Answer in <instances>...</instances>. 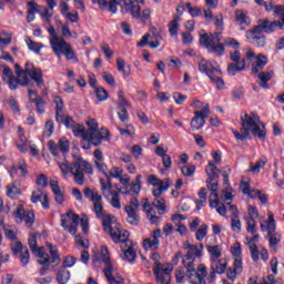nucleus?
<instances>
[{
    "label": "nucleus",
    "mask_w": 284,
    "mask_h": 284,
    "mask_svg": "<svg viewBox=\"0 0 284 284\" xmlns=\"http://www.w3.org/2000/svg\"><path fill=\"white\" fill-rule=\"evenodd\" d=\"M31 203H41L43 210H50V200L48 199V193L43 192L41 189H37L32 192Z\"/></svg>",
    "instance_id": "obj_22"
},
{
    "label": "nucleus",
    "mask_w": 284,
    "mask_h": 284,
    "mask_svg": "<svg viewBox=\"0 0 284 284\" xmlns=\"http://www.w3.org/2000/svg\"><path fill=\"white\" fill-rule=\"evenodd\" d=\"M224 45H229V48H234L235 50H239L241 48V43L237 42L234 38H226L224 40Z\"/></svg>",
    "instance_id": "obj_61"
},
{
    "label": "nucleus",
    "mask_w": 284,
    "mask_h": 284,
    "mask_svg": "<svg viewBox=\"0 0 284 284\" xmlns=\"http://www.w3.org/2000/svg\"><path fill=\"white\" fill-rule=\"evenodd\" d=\"M211 270H214L217 274H225L227 272V262L221 258L211 261Z\"/></svg>",
    "instance_id": "obj_32"
},
{
    "label": "nucleus",
    "mask_w": 284,
    "mask_h": 284,
    "mask_svg": "<svg viewBox=\"0 0 284 284\" xmlns=\"http://www.w3.org/2000/svg\"><path fill=\"white\" fill-rule=\"evenodd\" d=\"M102 252V261L104 263V276L108 280V282L110 284H123V277L118 276L114 277L113 272H114V267H112V262L110 261V256L108 255V247L102 246L101 248Z\"/></svg>",
    "instance_id": "obj_13"
},
{
    "label": "nucleus",
    "mask_w": 284,
    "mask_h": 284,
    "mask_svg": "<svg viewBox=\"0 0 284 284\" xmlns=\"http://www.w3.org/2000/svg\"><path fill=\"white\" fill-rule=\"evenodd\" d=\"M12 216L19 219L21 222L24 221L28 227H32V225H34V212L26 211L21 204L12 212Z\"/></svg>",
    "instance_id": "obj_21"
},
{
    "label": "nucleus",
    "mask_w": 284,
    "mask_h": 284,
    "mask_svg": "<svg viewBox=\"0 0 284 284\" xmlns=\"http://www.w3.org/2000/svg\"><path fill=\"white\" fill-rule=\"evenodd\" d=\"M41 7L33 1L28 2V10H27V21L28 23H32L34 21L36 17L34 14L41 12Z\"/></svg>",
    "instance_id": "obj_30"
},
{
    "label": "nucleus",
    "mask_w": 284,
    "mask_h": 284,
    "mask_svg": "<svg viewBox=\"0 0 284 284\" xmlns=\"http://www.w3.org/2000/svg\"><path fill=\"white\" fill-rule=\"evenodd\" d=\"M250 252H251V257L254 263H257L258 261V246L256 244H250Z\"/></svg>",
    "instance_id": "obj_62"
},
{
    "label": "nucleus",
    "mask_w": 284,
    "mask_h": 284,
    "mask_svg": "<svg viewBox=\"0 0 284 284\" xmlns=\"http://www.w3.org/2000/svg\"><path fill=\"white\" fill-rule=\"evenodd\" d=\"M200 43L209 50V52H214L217 57H223L225 52V45L221 43V32H215L211 36L207 33L200 36Z\"/></svg>",
    "instance_id": "obj_9"
},
{
    "label": "nucleus",
    "mask_w": 284,
    "mask_h": 284,
    "mask_svg": "<svg viewBox=\"0 0 284 284\" xmlns=\"http://www.w3.org/2000/svg\"><path fill=\"white\" fill-rule=\"evenodd\" d=\"M142 207L152 225H159V223H161V216H156L154 205L150 203L148 199L144 200Z\"/></svg>",
    "instance_id": "obj_23"
},
{
    "label": "nucleus",
    "mask_w": 284,
    "mask_h": 284,
    "mask_svg": "<svg viewBox=\"0 0 284 284\" xmlns=\"http://www.w3.org/2000/svg\"><path fill=\"white\" fill-rule=\"evenodd\" d=\"M95 97L99 101H108V91L103 88H95Z\"/></svg>",
    "instance_id": "obj_54"
},
{
    "label": "nucleus",
    "mask_w": 284,
    "mask_h": 284,
    "mask_svg": "<svg viewBox=\"0 0 284 284\" xmlns=\"http://www.w3.org/2000/svg\"><path fill=\"white\" fill-rule=\"evenodd\" d=\"M19 85H22L23 88H26L27 85H30V78H9V88L11 90H17V88H19Z\"/></svg>",
    "instance_id": "obj_34"
},
{
    "label": "nucleus",
    "mask_w": 284,
    "mask_h": 284,
    "mask_svg": "<svg viewBox=\"0 0 284 284\" xmlns=\"http://www.w3.org/2000/svg\"><path fill=\"white\" fill-rule=\"evenodd\" d=\"M263 7L265 8L266 12H274L276 17L280 18V21H283L284 17V6H274L272 1L270 2H264Z\"/></svg>",
    "instance_id": "obj_28"
},
{
    "label": "nucleus",
    "mask_w": 284,
    "mask_h": 284,
    "mask_svg": "<svg viewBox=\"0 0 284 284\" xmlns=\"http://www.w3.org/2000/svg\"><path fill=\"white\" fill-rule=\"evenodd\" d=\"M124 9L130 12L133 19H139L141 17V6L136 0H128L124 2Z\"/></svg>",
    "instance_id": "obj_25"
},
{
    "label": "nucleus",
    "mask_w": 284,
    "mask_h": 284,
    "mask_svg": "<svg viewBox=\"0 0 284 284\" xmlns=\"http://www.w3.org/2000/svg\"><path fill=\"white\" fill-rule=\"evenodd\" d=\"M183 250H186V254L182 257V264L185 270H189V274L194 272V263H196V258H201L202 254L199 251V246L191 244L190 242L183 243Z\"/></svg>",
    "instance_id": "obj_10"
},
{
    "label": "nucleus",
    "mask_w": 284,
    "mask_h": 284,
    "mask_svg": "<svg viewBox=\"0 0 284 284\" xmlns=\"http://www.w3.org/2000/svg\"><path fill=\"white\" fill-rule=\"evenodd\" d=\"M181 172L183 176H194V172H196V166L194 164L184 165L181 168Z\"/></svg>",
    "instance_id": "obj_52"
},
{
    "label": "nucleus",
    "mask_w": 284,
    "mask_h": 284,
    "mask_svg": "<svg viewBox=\"0 0 284 284\" xmlns=\"http://www.w3.org/2000/svg\"><path fill=\"white\" fill-rule=\"evenodd\" d=\"M124 210L128 214V223H130V225H136L141 221V217L136 214L134 207L126 205Z\"/></svg>",
    "instance_id": "obj_36"
},
{
    "label": "nucleus",
    "mask_w": 284,
    "mask_h": 284,
    "mask_svg": "<svg viewBox=\"0 0 284 284\" xmlns=\"http://www.w3.org/2000/svg\"><path fill=\"white\" fill-rule=\"evenodd\" d=\"M108 183L109 185L105 184V181L100 180L102 195L106 201H110V196H112L110 201L112 207L121 210V199H119V193L118 191L112 190V182H110V179H108Z\"/></svg>",
    "instance_id": "obj_14"
},
{
    "label": "nucleus",
    "mask_w": 284,
    "mask_h": 284,
    "mask_svg": "<svg viewBox=\"0 0 284 284\" xmlns=\"http://www.w3.org/2000/svg\"><path fill=\"white\" fill-rule=\"evenodd\" d=\"M20 261H21L23 267H26V265H28L30 263V251H28V248H24L20 253Z\"/></svg>",
    "instance_id": "obj_58"
},
{
    "label": "nucleus",
    "mask_w": 284,
    "mask_h": 284,
    "mask_svg": "<svg viewBox=\"0 0 284 284\" xmlns=\"http://www.w3.org/2000/svg\"><path fill=\"white\" fill-rule=\"evenodd\" d=\"M245 70V59H242V62L231 63L227 67V72L231 77H235L236 72H243Z\"/></svg>",
    "instance_id": "obj_40"
},
{
    "label": "nucleus",
    "mask_w": 284,
    "mask_h": 284,
    "mask_svg": "<svg viewBox=\"0 0 284 284\" xmlns=\"http://www.w3.org/2000/svg\"><path fill=\"white\" fill-rule=\"evenodd\" d=\"M200 200L196 201V205L199 207V210H201V207H203V205H205V203H207V189L202 187L200 190V192L197 193Z\"/></svg>",
    "instance_id": "obj_48"
},
{
    "label": "nucleus",
    "mask_w": 284,
    "mask_h": 284,
    "mask_svg": "<svg viewBox=\"0 0 284 284\" xmlns=\"http://www.w3.org/2000/svg\"><path fill=\"white\" fill-rule=\"evenodd\" d=\"M273 75H274V71L260 72L257 74L260 79V87L264 88L265 90H270V84H267V81H272Z\"/></svg>",
    "instance_id": "obj_38"
},
{
    "label": "nucleus",
    "mask_w": 284,
    "mask_h": 284,
    "mask_svg": "<svg viewBox=\"0 0 284 284\" xmlns=\"http://www.w3.org/2000/svg\"><path fill=\"white\" fill-rule=\"evenodd\" d=\"M246 39L248 43H252V45H255L256 48H265V43H266L265 36L246 34Z\"/></svg>",
    "instance_id": "obj_37"
},
{
    "label": "nucleus",
    "mask_w": 284,
    "mask_h": 284,
    "mask_svg": "<svg viewBox=\"0 0 284 284\" xmlns=\"http://www.w3.org/2000/svg\"><path fill=\"white\" fill-rule=\"evenodd\" d=\"M197 68L200 72L209 77L212 83H215L217 90H223V88H225V81H223V78L214 75V72H217V74H223L221 68L217 64L214 65L212 62H207L205 59H202L197 63Z\"/></svg>",
    "instance_id": "obj_7"
},
{
    "label": "nucleus",
    "mask_w": 284,
    "mask_h": 284,
    "mask_svg": "<svg viewBox=\"0 0 284 284\" xmlns=\"http://www.w3.org/2000/svg\"><path fill=\"white\" fill-rule=\"evenodd\" d=\"M151 261L154 263L153 274L155 275L156 283L171 284L174 267L171 264H162L161 254L156 252L152 253Z\"/></svg>",
    "instance_id": "obj_6"
},
{
    "label": "nucleus",
    "mask_w": 284,
    "mask_h": 284,
    "mask_svg": "<svg viewBox=\"0 0 284 284\" xmlns=\"http://www.w3.org/2000/svg\"><path fill=\"white\" fill-rule=\"evenodd\" d=\"M240 121L242 125L240 130L241 133L239 131H233V134L237 141H246V139H250V134L257 136V139L265 140V124L261 122V116L258 113H241Z\"/></svg>",
    "instance_id": "obj_2"
},
{
    "label": "nucleus",
    "mask_w": 284,
    "mask_h": 284,
    "mask_svg": "<svg viewBox=\"0 0 284 284\" xmlns=\"http://www.w3.org/2000/svg\"><path fill=\"white\" fill-rule=\"evenodd\" d=\"M48 148L53 156H59V152L68 154L70 152V141L65 138H61L58 143L51 140L48 142Z\"/></svg>",
    "instance_id": "obj_20"
},
{
    "label": "nucleus",
    "mask_w": 284,
    "mask_h": 284,
    "mask_svg": "<svg viewBox=\"0 0 284 284\" xmlns=\"http://www.w3.org/2000/svg\"><path fill=\"white\" fill-rule=\"evenodd\" d=\"M19 170L20 176L26 178L28 174V163H26L24 159H19L18 164H12L11 172L14 173Z\"/></svg>",
    "instance_id": "obj_35"
},
{
    "label": "nucleus",
    "mask_w": 284,
    "mask_h": 284,
    "mask_svg": "<svg viewBox=\"0 0 284 284\" xmlns=\"http://www.w3.org/2000/svg\"><path fill=\"white\" fill-rule=\"evenodd\" d=\"M151 204L158 210L159 214H163L165 213V210H168L165 199L163 197H155Z\"/></svg>",
    "instance_id": "obj_46"
},
{
    "label": "nucleus",
    "mask_w": 284,
    "mask_h": 284,
    "mask_svg": "<svg viewBox=\"0 0 284 284\" xmlns=\"http://www.w3.org/2000/svg\"><path fill=\"white\" fill-rule=\"evenodd\" d=\"M95 168L99 170V172H102L104 176H108V164L102 162H94Z\"/></svg>",
    "instance_id": "obj_63"
},
{
    "label": "nucleus",
    "mask_w": 284,
    "mask_h": 284,
    "mask_svg": "<svg viewBox=\"0 0 284 284\" xmlns=\"http://www.w3.org/2000/svg\"><path fill=\"white\" fill-rule=\"evenodd\" d=\"M68 116L69 115L65 114V109L64 110H60V111H55V121L60 125L63 124V122L65 121V119H68Z\"/></svg>",
    "instance_id": "obj_60"
},
{
    "label": "nucleus",
    "mask_w": 284,
    "mask_h": 284,
    "mask_svg": "<svg viewBox=\"0 0 284 284\" xmlns=\"http://www.w3.org/2000/svg\"><path fill=\"white\" fill-rule=\"evenodd\" d=\"M26 43L29 48V50H31L32 52H34L36 54H40L41 49L43 48V43L41 42H36L34 40L27 38L26 39Z\"/></svg>",
    "instance_id": "obj_45"
},
{
    "label": "nucleus",
    "mask_w": 284,
    "mask_h": 284,
    "mask_svg": "<svg viewBox=\"0 0 284 284\" xmlns=\"http://www.w3.org/2000/svg\"><path fill=\"white\" fill-rule=\"evenodd\" d=\"M50 138L54 133V121L48 120L44 124V134Z\"/></svg>",
    "instance_id": "obj_57"
},
{
    "label": "nucleus",
    "mask_w": 284,
    "mask_h": 284,
    "mask_svg": "<svg viewBox=\"0 0 284 284\" xmlns=\"http://www.w3.org/2000/svg\"><path fill=\"white\" fill-rule=\"evenodd\" d=\"M206 250L209 252L210 256V261H216L219 258H221L222 254H223V250L219 246V245H207Z\"/></svg>",
    "instance_id": "obj_41"
},
{
    "label": "nucleus",
    "mask_w": 284,
    "mask_h": 284,
    "mask_svg": "<svg viewBox=\"0 0 284 284\" xmlns=\"http://www.w3.org/2000/svg\"><path fill=\"white\" fill-rule=\"evenodd\" d=\"M14 68L16 74L19 79H28V77H30L38 88L43 87V72L41 69L36 68L31 62H27L24 64V70H21V65L19 64H16Z\"/></svg>",
    "instance_id": "obj_8"
},
{
    "label": "nucleus",
    "mask_w": 284,
    "mask_h": 284,
    "mask_svg": "<svg viewBox=\"0 0 284 284\" xmlns=\"http://www.w3.org/2000/svg\"><path fill=\"white\" fill-rule=\"evenodd\" d=\"M116 65H118V70L122 72L124 79H128V77H130V74L132 73V67L130 64L125 65L124 59L118 58Z\"/></svg>",
    "instance_id": "obj_39"
},
{
    "label": "nucleus",
    "mask_w": 284,
    "mask_h": 284,
    "mask_svg": "<svg viewBox=\"0 0 284 284\" xmlns=\"http://www.w3.org/2000/svg\"><path fill=\"white\" fill-rule=\"evenodd\" d=\"M169 183H170V180L164 179V184L158 185V187L152 191L153 196L155 199H161V194H163V192H168V190L170 187Z\"/></svg>",
    "instance_id": "obj_44"
},
{
    "label": "nucleus",
    "mask_w": 284,
    "mask_h": 284,
    "mask_svg": "<svg viewBox=\"0 0 284 284\" xmlns=\"http://www.w3.org/2000/svg\"><path fill=\"white\" fill-rule=\"evenodd\" d=\"M207 236V224H202L195 232L196 241H203Z\"/></svg>",
    "instance_id": "obj_50"
},
{
    "label": "nucleus",
    "mask_w": 284,
    "mask_h": 284,
    "mask_svg": "<svg viewBox=\"0 0 284 284\" xmlns=\"http://www.w3.org/2000/svg\"><path fill=\"white\" fill-rule=\"evenodd\" d=\"M37 236H38L37 232L32 231L30 233V236H29L30 250L31 252H33V254H36V256H38L39 265H48V263L50 262V260L48 258V253L43 251V247H37Z\"/></svg>",
    "instance_id": "obj_16"
},
{
    "label": "nucleus",
    "mask_w": 284,
    "mask_h": 284,
    "mask_svg": "<svg viewBox=\"0 0 284 284\" xmlns=\"http://www.w3.org/2000/svg\"><path fill=\"white\" fill-rule=\"evenodd\" d=\"M29 98L32 103H36L39 114H43L45 112V102L43 98L37 95V90H29Z\"/></svg>",
    "instance_id": "obj_26"
},
{
    "label": "nucleus",
    "mask_w": 284,
    "mask_h": 284,
    "mask_svg": "<svg viewBox=\"0 0 284 284\" xmlns=\"http://www.w3.org/2000/svg\"><path fill=\"white\" fill-rule=\"evenodd\" d=\"M159 239H161V230H155L152 233V236L149 239H144L143 241V247L144 250H152L153 252H155V250H159V245L161 243V241H159Z\"/></svg>",
    "instance_id": "obj_24"
},
{
    "label": "nucleus",
    "mask_w": 284,
    "mask_h": 284,
    "mask_svg": "<svg viewBox=\"0 0 284 284\" xmlns=\"http://www.w3.org/2000/svg\"><path fill=\"white\" fill-rule=\"evenodd\" d=\"M265 65H267V57H265L263 53H258L255 65L252 68L253 74H258V72H261Z\"/></svg>",
    "instance_id": "obj_33"
},
{
    "label": "nucleus",
    "mask_w": 284,
    "mask_h": 284,
    "mask_svg": "<svg viewBox=\"0 0 284 284\" xmlns=\"http://www.w3.org/2000/svg\"><path fill=\"white\" fill-rule=\"evenodd\" d=\"M268 221H262L260 227L262 232H267L268 242L271 247H276L277 243H281V237H276V221L274 220V213L271 211L267 214Z\"/></svg>",
    "instance_id": "obj_11"
},
{
    "label": "nucleus",
    "mask_w": 284,
    "mask_h": 284,
    "mask_svg": "<svg viewBox=\"0 0 284 284\" xmlns=\"http://www.w3.org/2000/svg\"><path fill=\"white\" fill-rule=\"evenodd\" d=\"M151 17H152V9L145 8L142 10V12L140 11V17L138 19L140 21H150Z\"/></svg>",
    "instance_id": "obj_59"
},
{
    "label": "nucleus",
    "mask_w": 284,
    "mask_h": 284,
    "mask_svg": "<svg viewBox=\"0 0 284 284\" xmlns=\"http://www.w3.org/2000/svg\"><path fill=\"white\" fill-rule=\"evenodd\" d=\"M20 195H21V189H19L17 184L10 183L7 185V196L9 199H19Z\"/></svg>",
    "instance_id": "obj_43"
},
{
    "label": "nucleus",
    "mask_w": 284,
    "mask_h": 284,
    "mask_svg": "<svg viewBox=\"0 0 284 284\" xmlns=\"http://www.w3.org/2000/svg\"><path fill=\"white\" fill-rule=\"evenodd\" d=\"M235 21H237L239 26H241V30H245V28H247L252 22L250 17H247V14L241 10L235 11Z\"/></svg>",
    "instance_id": "obj_31"
},
{
    "label": "nucleus",
    "mask_w": 284,
    "mask_h": 284,
    "mask_svg": "<svg viewBox=\"0 0 284 284\" xmlns=\"http://www.w3.org/2000/svg\"><path fill=\"white\" fill-rule=\"evenodd\" d=\"M141 179H143V176L141 174H138L135 176V183H133L131 185V192H133V194L135 196H139V193L141 192V187H142V184H141Z\"/></svg>",
    "instance_id": "obj_49"
},
{
    "label": "nucleus",
    "mask_w": 284,
    "mask_h": 284,
    "mask_svg": "<svg viewBox=\"0 0 284 284\" xmlns=\"http://www.w3.org/2000/svg\"><path fill=\"white\" fill-rule=\"evenodd\" d=\"M48 32L50 34L49 43L51 45V50L58 59H61V54H64L68 61H77V52L72 49V44L68 43L65 38L59 37L54 27H49Z\"/></svg>",
    "instance_id": "obj_4"
},
{
    "label": "nucleus",
    "mask_w": 284,
    "mask_h": 284,
    "mask_svg": "<svg viewBox=\"0 0 284 284\" xmlns=\"http://www.w3.org/2000/svg\"><path fill=\"white\" fill-rule=\"evenodd\" d=\"M206 175L209 176V180H206L207 189L211 191L210 197H209V204L211 209L219 207V183H212V181H215V179H219V175L221 174V170L216 168V164L209 162V165L205 169Z\"/></svg>",
    "instance_id": "obj_5"
},
{
    "label": "nucleus",
    "mask_w": 284,
    "mask_h": 284,
    "mask_svg": "<svg viewBox=\"0 0 284 284\" xmlns=\"http://www.w3.org/2000/svg\"><path fill=\"white\" fill-rule=\"evenodd\" d=\"M110 131L108 129H101V131H85L83 135V141H90L94 148H99L103 141H109Z\"/></svg>",
    "instance_id": "obj_15"
},
{
    "label": "nucleus",
    "mask_w": 284,
    "mask_h": 284,
    "mask_svg": "<svg viewBox=\"0 0 284 284\" xmlns=\"http://www.w3.org/2000/svg\"><path fill=\"white\" fill-rule=\"evenodd\" d=\"M186 278H189L190 284H207L205 278H207V267L205 264H199L193 262V272L190 273V268H186L185 272Z\"/></svg>",
    "instance_id": "obj_12"
},
{
    "label": "nucleus",
    "mask_w": 284,
    "mask_h": 284,
    "mask_svg": "<svg viewBox=\"0 0 284 284\" xmlns=\"http://www.w3.org/2000/svg\"><path fill=\"white\" fill-rule=\"evenodd\" d=\"M72 132H73L74 136H81V139L83 141V136H85V128H83V125H81V124L73 125Z\"/></svg>",
    "instance_id": "obj_56"
},
{
    "label": "nucleus",
    "mask_w": 284,
    "mask_h": 284,
    "mask_svg": "<svg viewBox=\"0 0 284 284\" xmlns=\"http://www.w3.org/2000/svg\"><path fill=\"white\" fill-rule=\"evenodd\" d=\"M181 21V16H173V20L169 23V32L171 37L179 36V22Z\"/></svg>",
    "instance_id": "obj_42"
},
{
    "label": "nucleus",
    "mask_w": 284,
    "mask_h": 284,
    "mask_svg": "<svg viewBox=\"0 0 284 284\" xmlns=\"http://www.w3.org/2000/svg\"><path fill=\"white\" fill-rule=\"evenodd\" d=\"M58 165L62 172V176L72 174L73 181L77 185H85V174L92 176L94 169L90 162L83 158H77L70 165L68 162H58Z\"/></svg>",
    "instance_id": "obj_3"
},
{
    "label": "nucleus",
    "mask_w": 284,
    "mask_h": 284,
    "mask_svg": "<svg viewBox=\"0 0 284 284\" xmlns=\"http://www.w3.org/2000/svg\"><path fill=\"white\" fill-rule=\"evenodd\" d=\"M266 164H267V159L264 158L257 161L255 165L251 164V172H253V174H258V172H261V169L265 168Z\"/></svg>",
    "instance_id": "obj_51"
},
{
    "label": "nucleus",
    "mask_w": 284,
    "mask_h": 284,
    "mask_svg": "<svg viewBox=\"0 0 284 284\" xmlns=\"http://www.w3.org/2000/svg\"><path fill=\"white\" fill-rule=\"evenodd\" d=\"M148 183L156 187L159 185L165 184V180H160L159 178H156V175L151 174L148 176Z\"/></svg>",
    "instance_id": "obj_55"
},
{
    "label": "nucleus",
    "mask_w": 284,
    "mask_h": 284,
    "mask_svg": "<svg viewBox=\"0 0 284 284\" xmlns=\"http://www.w3.org/2000/svg\"><path fill=\"white\" fill-rule=\"evenodd\" d=\"M124 256L126 261H129L130 263H134V261L136 260V252L134 251V247L129 246L128 250L124 251Z\"/></svg>",
    "instance_id": "obj_53"
},
{
    "label": "nucleus",
    "mask_w": 284,
    "mask_h": 284,
    "mask_svg": "<svg viewBox=\"0 0 284 284\" xmlns=\"http://www.w3.org/2000/svg\"><path fill=\"white\" fill-rule=\"evenodd\" d=\"M231 227L234 232H241V220L239 217H232Z\"/></svg>",
    "instance_id": "obj_64"
},
{
    "label": "nucleus",
    "mask_w": 284,
    "mask_h": 284,
    "mask_svg": "<svg viewBox=\"0 0 284 284\" xmlns=\"http://www.w3.org/2000/svg\"><path fill=\"white\" fill-rule=\"evenodd\" d=\"M128 108H130V102L125 100V93L123 91H119L118 116L122 123H128V121H130V115H128Z\"/></svg>",
    "instance_id": "obj_19"
},
{
    "label": "nucleus",
    "mask_w": 284,
    "mask_h": 284,
    "mask_svg": "<svg viewBox=\"0 0 284 284\" xmlns=\"http://www.w3.org/2000/svg\"><path fill=\"white\" fill-rule=\"evenodd\" d=\"M256 219H258V209H256V206L248 205L247 213L244 214L246 232H248V234H256Z\"/></svg>",
    "instance_id": "obj_18"
},
{
    "label": "nucleus",
    "mask_w": 284,
    "mask_h": 284,
    "mask_svg": "<svg viewBox=\"0 0 284 284\" xmlns=\"http://www.w3.org/2000/svg\"><path fill=\"white\" fill-rule=\"evenodd\" d=\"M47 247L49 248V253H50V255L48 254L49 262L47 264H40V265L50 267V263H57L58 261H61V258L59 257V248H57V246L52 245L51 243H47Z\"/></svg>",
    "instance_id": "obj_29"
},
{
    "label": "nucleus",
    "mask_w": 284,
    "mask_h": 284,
    "mask_svg": "<svg viewBox=\"0 0 284 284\" xmlns=\"http://www.w3.org/2000/svg\"><path fill=\"white\" fill-rule=\"evenodd\" d=\"M51 185V190L55 196V202L61 205L63 203V201H65V194L62 192V190L59 187V182L52 180L50 182Z\"/></svg>",
    "instance_id": "obj_27"
},
{
    "label": "nucleus",
    "mask_w": 284,
    "mask_h": 284,
    "mask_svg": "<svg viewBox=\"0 0 284 284\" xmlns=\"http://www.w3.org/2000/svg\"><path fill=\"white\" fill-rule=\"evenodd\" d=\"M83 194L85 199H90L93 203V212L97 219H101L102 227L106 234H110L113 243H128L130 232L122 230L121 224L116 223L114 216L105 214L103 211V196L90 187H84Z\"/></svg>",
    "instance_id": "obj_1"
},
{
    "label": "nucleus",
    "mask_w": 284,
    "mask_h": 284,
    "mask_svg": "<svg viewBox=\"0 0 284 284\" xmlns=\"http://www.w3.org/2000/svg\"><path fill=\"white\" fill-rule=\"evenodd\" d=\"M210 104H205L202 110H195V116L191 120L192 130H201L205 125V119L210 116Z\"/></svg>",
    "instance_id": "obj_17"
},
{
    "label": "nucleus",
    "mask_w": 284,
    "mask_h": 284,
    "mask_svg": "<svg viewBox=\"0 0 284 284\" xmlns=\"http://www.w3.org/2000/svg\"><path fill=\"white\" fill-rule=\"evenodd\" d=\"M57 281L59 284H67L70 281V271L62 268L57 274Z\"/></svg>",
    "instance_id": "obj_47"
}]
</instances>
